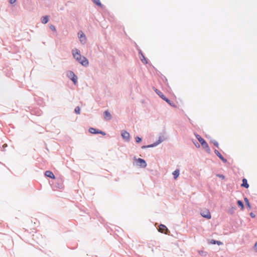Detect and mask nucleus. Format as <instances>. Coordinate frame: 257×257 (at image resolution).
I'll return each instance as SVG.
<instances>
[{
	"mask_svg": "<svg viewBox=\"0 0 257 257\" xmlns=\"http://www.w3.org/2000/svg\"><path fill=\"white\" fill-rule=\"evenodd\" d=\"M153 147H154L153 146V144H152L149 145H147V146H143L142 147V149H146V148H153Z\"/></svg>",
	"mask_w": 257,
	"mask_h": 257,
	"instance_id": "21",
	"label": "nucleus"
},
{
	"mask_svg": "<svg viewBox=\"0 0 257 257\" xmlns=\"http://www.w3.org/2000/svg\"><path fill=\"white\" fill-rule=\"evenodd\" d=\"M244 201L245 203H246V205H247V206L250 208V204H249L248 199L246 197H244Z\"/></svg>",
	"mask_w": 257,
	"mask_h": 257,
	"instance_id": "20",
	"label": "nucleus"
},
{
	"mask_svg": "<svg viewBox=\"0 0 257 257\" xmlns=\"http://www.w3.org/2000/svg\"><path fill=\"white\" fill-rule=\"evenodd\" d=\"M195 146H196V147H198V146L196 145V144H195Z\"/></svg>",
	"mask_w": 257,
	"mask_h": 257,
	"instance_id": "37",
	"label": "nucleus"
},
{
	"mask_svg": "<svg viewBox=\"0 0 257 257\" xmlns=\"http://www.w3.org/2000/svg\"><path fill=\"white\" fill-rule=\"evenodd\" d=\"M89 132L90 133L92 134H100L103 136L105 135V133L104 132H102V131L98 130H96L93 127H90L89 129Z\"/></svg>",
	"mask_w": 257,
	"mask_h": 257,
	"instance_id": "8",
	"label": "nucleus"
},
{
	"mask_svg": "<svg viewBox=\"0 0 257 257\" xmlns=\"http://www.w3.org/2000/svg\"><path fill=\"white\" fill-rule=\"evenodd\" d=\"M214 153L216 155V156H217L219 158V159H220V157H222L221 154L217 150H214Z\"/></svg>",
	"mask_w": 257,
	"mask_h": 257,
	"instance_id": "22",
	"label": "nucleus"
},
{
	"mask_svg": "<svg viewBox=\"0 0 257 257\" xmlns=\"http://www.w3.org/2000/svg\"><path fill=\"white\" fill-rule=\"evenodd\" d=\"M196 137L203 148L206 149L207 151L210 150L207 143L203 138H202L199 135H196Z\"/></svg>",
	"mask_w": 257,
	"mask_h": 257,
	"instance_id": "2",
	"label": "nucleus"
},
{
	"mask_svg": "<svg viewBox=\"0 0 257 257\" xmlns=\"http://www.w3.org/2000/svg\"><path fill=\"white\" fill-rule=\"evenodd\" d=\"M135 139H136V142L137 143H139L142 141V138L139 137H136Z\"/></svg>",
	"mask_w": 257,
	"mask_h": 257,
	"instance_id": "25",
	"label": "nucleus"
},
{
	"mask_svg": "<svg viewBox=\"0 0 257 257\" xmlns=\"http://www.w3.org/2000/svg\"><path fill=\"white\" fill-rule=\"evenodd\" d=\"M121 136L122 138V139L125 141V142H129L130 140V134L125 131H122L121 132Z\"/></svg>",
	"mask_w": 257,
	"mask_h": 257,
	"instance_id": "7",
	"label": "nucleus"
},
{
	"mask_svg": "<svg viewBox=\"0 0 257 257\" xmlns=\"http://www.w3.org/2000/svg\"><path fill=\"white\" fill-rule=\"evenodd\" d=\"M202 216L207 219H210L211 216L208 210L202 211L200 213Z\"/></svg>",
	"mask_w": 257,
	"mask_h": 257,
	"instance_id": "10",
	"label": "nucleus"
},
{
	"mask_svg": "<svg viewBox=\"0 0 257 257\" xmlns=\"http://www.w3.org/2000/svg\"><path fill=\"white\" fill-rule=\"evenodd\" d=\"M139 53L141 55L140 59H141L142 62L144 63H147V60L141 50H140Z\"/></svg>",
	"mask_w": 257,
	"mask_h": 257,
	"instance_id": "16",
	"label": "nucleus"
},
{
	"mask_svg": "<svg viewBox=\"0 0 257 257\" xmlns=\"http://www.w3.org/2000/svg\"><path fill=\"white\" fill-rule=\"evenodd\" d=\"M74 111L77 114H79L80 111V108L79 106H77L75 107L74 109Z\"/></svg>",
	"mask_w": 257,
	"mask_h": 257,
	"instance_id": "23",
	"label": "nucleus"
},
{
	"mask_svg": "<svg viewBox=\"0 0 257 257\" xmlns=\"http://www.w3.org/2000/svg\"><path fill=\"white\" fill-rule=\"evenodd\" d=\"M72 53L74 58L82 66L86 67L88 65V60L85 57L81 55L80 52L78 49L76 48L73 49Z\"/></svg>",
	"mask_w": 257,
	"mask_h": 257,
	"instance_id": "1",
	"label": "nucleus"
},
{
	"mask_svg": "<svg viewBox=\"0 0 257 257\" xmlns=\"http://www.w3.org/2000/svg\"><path fill=\"white\" fill-rule=\"evenodd\" d=\"M50 29L52 31H56V28L53 25H51L50 26Z\"/></svg>",
	"mask_w": 257,
	"mask_h": 257,
	"instance_id": "27",
	"label": "nucleus"
},
{
	"mask_svg": "<svg viewBox=\"0 0 257 257\" xmlns=\"http://www.w3.org/2000/svg\"><path fill=\"white\" fill-rule=\"evenodd\" d=\"M67 76L71 80L74 84L76 85L77 83V76L73 72L71 71H68L67 73Z\"/></svg>",
	"mask_w": 257,
	"mask_h": 257,
	"instance_id": "3",
	"label": "nucleus"
},
{
	"mask_svg": "<svg viewBox=\"0 0 257 257\" xmlns=\"http://www.w3.org/2000/svg\"><path fill=\"white\" fill-rule=\"evenodd\" d=\"M195 146H196V147H198V146L196 145V144H195Z\"/></svg>",
	"mask_w": 257,
	"mask_h": 257,
	"instance_id": "38",
	"label": "nucleus"
},
{
	"mask_svg": "<svg viewBox=\"0 0 257 257\" xmlns=\"http://www.w3.org/2000/svg\"><path fill=\"white\" fill-rule=\"evenodd\" d=\"M254 249L255 251L257 252V241L255 243L254 245Z\"/></svg>",
	"mask_w": 257,
	"mask_h": 257,
	"instance_id": "30",
	"label": "nucleus"
},
{
	"mask_svg": "<svg viewBox=\"0 0 257 257\" xmlns=\"http://www.w3.org/2000/svg\"><path fill=\"white\" fill-rule=\"evenodd\" d=\"M7 147V145L6 144H5L4 145H3V147Z\"/></svg>",
	"mask_w": 257,
	"mask_h": 257,
	"instance_id": "34",
	"label": "nucleus"
},
{
	"mask_svg": "<svg viewBox=\"0 0 257 257\" xmlns=\"http://www.w3.org/2000/svg\"><path fill=\"white\" fill-rule=\"evenodd\" d=\"M45 175L46 176L49 177L50 178L54 179L55 176L53 173L50 171H46L45 173Z\"/></svg>",
	"mask_w": 257,
	"mask_h": 257,
	"instance_id": "13",
	"label": "nucleus"
},
{
	"mask_svg": "<svg viewBox=\"0 0 257 257\" xmlns=\"http://www.w3.org/2000/svg\"><path fill=\"white\" fill-rule=\"evenodd\" d=\"M212 143L214 144V146H215L216 147H218V143L216 141L214 140L212 141Z\"/></svg>",
	"mask_w": 257,
	"mask_h": 257,
	"instance_id": "28",
	"label": "nucleus"
},
{
	"mask_svg": "<svg viewBox=\"0 0 257 257\" xmlns=\"http://www.w3.org/2000/svg\"><path fill=\"white\" fill-rule=\"evenodd\" d=\"M136 161L138 163V165H139L141 167L144 168L146 167L147 163L145 160L141 159V158H139V159H137Z\"/></svg>",
	"mask_w": 257,
	"mask_h": 257,
	"instance_id": "9",
	"label": "nucleus"
},
{
	"mask_svg": "<svg viewBox=\"0 0 257 257\" xmlns=\"http://www.w3.org/2000/svg\"><path fill=\"white\" fill-rule=\"evenodd\" d=\"M224 163H226L227 162V160L225 159L223 156L222 157H220V159Z\"/></svg>",
	"mask_w": 257,
	"mask_h": 257,
	"instance_id": "29",
	"label": "nucleus"
},
{
	"mask_svg": "<svg viewBox=\"0 0 257 257\" xmlns=\"http://www.w3.org/2000/svg\"><path fill=\"white\" fill-rule=\"evenodd\" d=\"M250 216L252 218H254V217H255V215H254L253 213H252V212H251V213H250Z\"/></svg>",
	"mask_w": 257,
	"mask_h": 257,
	"instance_id": "32",
	"label": "nucleus"
},
{
	"mask_svg": "<svg viewBox=\"0 0 257 257\" xmlns=\"http://www.w3.org/2000/svg\"><path fill=\"white\" fill-rule=\"evenodd\" d=\"M241 186L245 187V188H248L249 187V185L247 183V180L245 178L242 179V183L241 184Z\"/></svg>",
	"mask_w": 257,
	"mask_h": 257,
	"instance_id": "15",
	"label": "nucleus"
},
{
	"mask_svg": "<svg viewBox=\"0 0 257 257\" xmlns=\"http://www.w3.org/2000/svg\"><path fill=\"white\" fill-rule=\"evenodd\" d=\"M41 21L42 23H43V24H45L47 23L49 21L48 16H46L42 17Z\"/></svg>",
	"mask_w": 257,
	"mask_h": 257,
	"instance_id": "14",
	"label": "nucleus"
},
{
	"mask_svg": "<svg viewBox=\"0 0 257 257\" xmlns=\"http://www.w3.org/2000/svg\"><path fill=\"white\" fill-rule=\"evenodd\" d=\"M155 92H156V93L162 99H163L164 100H165L166 102H167L168 104H169L170 105H172L171 104V101L168 98H167L164 94L160 90L156 89H155Z\"/></svg>",
	"mask_w": 257,
	"mask_h": 257,
	"instance_id": "5",
	"label": "nucleus"
},
{
	"mask_svg": "<svg viewBox=\"0 0 257 257\" xmlns=\"http://www.w3.org/2000/svg\"><path fill=\"white\" fill-rule=\"evenodd\" d=\"M104 118L106 120H109L111 119V115L108 110H105L103 112Z\"/></svg>",
	"mask_w": 257,
	"mask_h": 257,
	"instance_id": "11",
	"label": "nucleus"
},
{
	"mask_svg": "<svg viewBox=\"0 0 257 257\" xmlns=\"http://www.w3.org/2000/svg\"><path fill=\"white\" fill-rule=\"evenodd\" d=\"M210 243H211L212 244H217L218 245L222 244V242H221L220 241L215 240H213V239L211 240Z\"/></svg>",
	"mask_w": 257,
	"mask_h": 257,
	"instance_id": "18",
	"label": "nucleus"
},
{
	"mask_svg": "<svg viewBox=\"0 0 257 257\" xmlns=\"http://www.w3.org/2000/svg\"><path fill=\"white\" fill-rule=\"evenodd\" d=\"M199 253L201 255H204V256L206 255V254H207L206 252L202 251V250L199 251Z\"/></svg>",
	"mask_w": 257,
	"mask_h": 257,
	"instance_id": "26",
	"label": "nucleus"
},
{
	"mask_svg": "<svg viewBox=\"0 0 257 257\" xmlns=\"http://www.w3.org/2000/svg\"><path fill=\"white\" fill-rule=\"evenodd\" d=\"M197 145H198V147H199V146H199V144L198 143H197Z\"/></svg>",
	"mask_w": 257,
	"mask_h": 257,
	"instance_id": "35",
	"label": "nucleus"
},
{
	"mask_svg": "<svg viewBox=\"0 0 257 257\" xmlns=\"http://www.w3.org/2000/svg\"><path fill=\"white\" fill-rule=\"evenodd\" d=\"M218 176H219L220 178H222V179H223V178H224V176H223V175H218Z\"/></svg>",
	"mask_w": 257,
	"mask_h": 257,
	"instance_id": "33",
	"label": "nucleus"
},
{
	"mask_svg": "<svg viewBox=\"0 0 257 257\" xmlns=\"http://www.w3.org/2000/svg\"><path fill=\"white\" fill-rule=\"evenodd\" d=\"M94 3L98 6H101V4L99 0H93Z\"/></svg>",
	"mask_w": 257,
	"mask_h": 257,
	"instance_id": "24",
	"label": "nucleus"
},
{
	"mask_svg": "<svg viewBox=\"0 0 257 257\" xmlns=\"http://www.w3.org/2000/svg\"><path fill=\"white\" fill-rule=\"evenodd\" d=\"M237 204L238 205V206L240 207L241 210L243 209V208H244L243 203L241 200H238L237 201Z\"/></svg>",
	"mask_w": 257,
	"mask_h": 257,
	"instance_id": "19",
	"label": "nucleus"
},
{
	"mask_svg": "<svg viewBox=\"0 0 257 257\" xmlns=\"http://www.w3.org/2000/svg\"><path fill=\"white\" fill-rule=\"evenodd\" d=\"M167 139V137L165 134H161L159 135L158 141L153 144L154 147H155L157 146L158 145L166 140Z\"/></svg>",
	"mask_w": 257,
	"mask_h": 257,
	"instance_id": "4",
	"label": "nucleus"
},
{
	"mask_svg": "<svg viewBox=\"0 0 257 257\" xmlns=\"http://www.w3.org/2000/svg\"><path fill=\"white\" fill-rule=\"evenodd\" d=\"M195 146H196V147H198V146L196 145V144H195Z\"/></svg>",
	"mask_w": 257,
	"mask_h": 257,
	"instance_id": "36",
	"label": "nucleus"
},
{
	"mask_svg": "<svg viewBox=\"0 0 257 257\" xmlns=\"http://www.w3.org/2000/svg\"><path fill=\"white\" fill-rule=\"evenodd\" d=\"M78 37L79 39V41L82 44H84L86 42V38L82 31H79L78 33Z\"/></svg>",
	"mask_w": 257,
	"mask_h": 257,
	"instance_id": "6",
	"label": "nucleus"
},
{
	"mask_svg": "<svg viewBox=\"0 0 257 257\" xmlns=\"http://www.w3.org/2000/svg\"><path fill=\"white\" fill-rule=\"evenodd\" d=\"M158 230L160 232L165 233H166V231L168 230L167 227L163 224L160 225Z\"/></svg>",
	"mask_w": 257,
	"mask_h": 257,
	"instance_id": "12",
	"label": "nucleus"
},
{
	"mask_svg": "<svg viewBox=\"0 0 257 257\" xmlns=\"http://www.w3.org/2000/svg\"><path fill=\"white\" fill-rule=\"evenodd\" d=\"M173 175L174 176V178L175 179H176L177 177L179 175V170L178 169H176L175 171H174L173 173Z\"/></svg>",
	"mask_w": 257,
	"mask_h": 257,
	"instance_id": "17",
	"label": "nucleus"
},
{
	"mask_svg": "<svg viewBox=\"0 0 257 257\" xmlns=\"http://www.w3.org/2000/svg\"><path fill=\"white\" fill-rule=\"evenodd\" d=\"M16 0H9V2L10 4H13L14 3H15L16 2Z\"/></svg>",
	"mask_w": 257,
	"mask_h": 257,
	"instance_id": "31",
	"label": "nucleus"
}]
</instances>
